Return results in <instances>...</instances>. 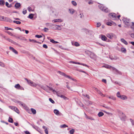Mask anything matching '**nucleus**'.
Returning <instances> with one entry per match:
<instances>
[{
	"instance_id": "1",
	"label": "nucleus",
	"mask_w": 134,
	"mask_h": 134,
	"mask_svg": "<svg viewBox=\"0 0 134 134\" xmlns=\"http://www.w3.org/2000/svg\"><path fill=\"white\" fill-rule=\"evenodd\" d=\"M122 20L124 24L127 26H130L131 25L130 19L127 18H124Z\"/></svg>"
},
{
	"instance_id": "2",
	"label": "nucleus",
	"mask_w": 134,
	"mask_h": 134,
	"mask_svg": "<svg viewBox=\"0 0 134 134\" xmlns=\"http://www.w3.org/2000/svg\"><path fill=\"white\" fill-rule=\"evenodd\" d=\"M85 53L86 54L89 55L91 58L93 59H94L95 58L96 56L94 53L87 50L85 51Z\"/></svg>"
},
{
	"instance_id": "3",
	"label": "nucleus",
	"mask_w": 134,
	"mask_h": 134,
	"mask_svg": "<svg viewBox=\"0 0 134 134\" xmlns=\"http://www.w3.org/2000/svg\"><path fill=\"white\" fill-rule=\"evenodd\" d=\"M25 79L26 80L28 83L31 86L36 87L37 86V84L33 82L32 81L30 80H28L26 78H25Z\"/></svg>"
},
{
	"instance_id": "4",
	"label": "nucleus",
	"mask_w": 134,
	"mask_h": 134,
	"mask_svg": "<svg viewBox=\"0 0 134 134\" xmlns=\"http://www.w3.org/2000/svg\"><path fill=\"white\" fill-rule=\"evenodd\" d=\"M109 16L110 18L113 19L115 20L116 19V15L114 13H110L109 14Z\"/></svg>"
},
{
	"instance_id": "5",
	"label": "nucleus",
	"mask_w": 134,
	"mask_h": 134,
	"mask_svg": "<svg viewBox=\"0 0 134 134\" xmlns=\"http://www.w3.org/2000/svg\"><path fill=\"white\" fill-rule=\"evenodd\" d=\"M112 69L113 70H114L116 72V74H119L120 75H121L122 74V73L120 71H119L114 67H112Z\"/></svg>"
},
{
	"instance_id": "6",
	"label": "nucleus",
	"mask_w": 134,
	"mask_h": 134,
	"mask_svg": "<svg viewBox=\"0 0 134 134\" xmlns=\"http://www.w3.org/2000/svg\"><path fill=\"white\" fill-rule=\"evenodd\" d=\"M37 86L40 87L41 88L46 91L47 92L48 91V89H47V86H44L38 84H37Z\"/></svg>"
},
{
	"instance_id": "7",
	"label": "nucleus",
	"mask_w": 134,
	"mask_h": 134,
	"mask_svg": "<svg viewBox=\"0 0 134 134\" xmlns=\"http://www.w3.org/2000/svg\"><path fill=\"white\" fill-rule=\"evenodd\" d=\"M115 36V35L113 33L108 34L106 35L107 37L110 39H111Z\"/></svg>"
},
{
	"instance_id": "8",
	"label": "nucleus",
	"mask_w": 134,
	"mask_h": 134,
	"mask_svg": "<svg viewBox=\"0 0 134 134\" xmlns=\"http://www.w3.org/2000/svg\"><path fill=\"white\" fill-rule=\"evenodd\" d=\"M3 21H4L9 22L10 23L12 22V20H11L10 19H9V18L8 17H4V16Z\"/></svg>"
},
{
	"instance_id": "9",
	"label": "nucleus",
	"mask_w": 134,
	"mask_h": 134,
	"mask_svg": "<svg viewBox=\"0 0 134 134\" xmlns=\"http://www.w3.org/2000/svg\"><path fill=\"white\" fill-rule=\"evenodd\" d=\"M85 32L86 33L87 35H91L92 33V31H89L86 29H84Z\"/></svg>"
},
{
	"instance_id": "10",
	"label": "nucleus",
	"mask_w": 134,
	"mask_h": 134,
	"mask_svg": "<svg viewBox=\"0 0 134 134\" xmlns=\"http://www.w3.org/2000/svg\"><path fill=\"white\" fill-rule=\"evenodd\" d=\"M106 24L108 26H111L112 25H116V24L113 21L111 22H108Z\"/></svg>"
},
{
	"instance_id": "11",
	"label": "nucleus",
	"mask_w": 134,
	"mask_h": 134,
	"mask_svg": "<svg viewBox=\"0 0 134 134\" xmlns=\"http://www.w3.org/2000/svg\"><path fill=\"white\" fill-rule=\"evenodd\" d=\"M54 112L56 115H60L62 114L60 113L59 110L57 109H54Z\"/></svg>"
},
{
	"instance_id": "12",
	"label": "nucleus",
	"mask_w": 134,
	"mask_h": 134,
	"mask_svg": "<svg viewBox=\"0 0 134 134\" xmlns=\"http://www.w3.org/2000/svg\"><path fill=\"white\" fill-rule=\"evenodd\" d=\"M31 125L32 126V127L34 129H35L37 131L40 132V129L38 127L36 126H35L34 125Z\"/></svg>"
},
{
	"instance_id": "13",
	"label": "nucleus",
	"mask_w": 134,
	"mask_h": 134,
	"mask_svg": "<svg viewBox=\"0 0 134 134\" xmlns=\"http://www.w3.org/2000/svg\"><path fill=\"white\" fill-rule=\"evenodd\" d=\"M9 49L15 54H18V52L13 47H10Z\"/></svg>"
},
{
	"instance_id": "14",
	"label": "nucleus",
	"mask_w": 134,
	"mask_h": 134,
	"mask_svg": "<svg viewBox=\"0 0 134 134\" xmlns=\"http://www.w3.org/2000/svg\"><path fill=\"white\" fill-rule=\"evenodd\" d=\"M119 98L123 100H125L127 99V97L125 95H122L120 96L119 97Z\"/></svg>"
},
{
	"instance_id": "15",
	"label": "nucleus",
	"mask_w": 134,
	"mask_h": 134,
	"mask_svg": "<svg viewBox=\"0 0 134 134\" xmlns=\"http://www.w3.org/2000/svg\"><path fill=\"white\" fill-rule=\"evenodd\" d=\"M85 104L86 105H90L92 104V103L91 101H90L89 100H88L85 101Z\"/></svg>"
},
{
	"instance_id": "16",
	"label": "nucleus",
	"mask_w": 134,
	"mask_h": 134,
	"mask_svg": "<svg viewBox=\"0 0 134 134\" xmlns=\"http://www.w3.org/2000/svg\"><path fill=\"white\" fill-rule=\"evenodd\" d=\"M63 21V20L61 19H55L52 21V22L54 23L56 22H61Z\"/></svg>"
},
{
	"instance_id": "17",
	"label": "nucleus",
	"mask_w": 134,
	"mask_h": 134,
	"mask_svg": "<svg viewBox=\"0 0 134 134\" xmlns=\"http://www.w3.org/2000/svg\"><path fill=\"white\" fill-rule=\"evenodd\" d=\"M47 89L48 88L49 90H51L54 94H55V92H56V91L53 89L52 87H50L48 86H47Z\"/></svg>"
},
{
	"instance_id": "18",
	"label": "nucleus",
	"mask_w": 134,
	"mask_h": 134,
	"mask_svg": "<svg viewBox=\"0 0 134 134\" xmlns=\"http://www.w3.org/2000/svg\"><path fill=\"white\" fill-rule=\"evenodd\" d=\"M17 103L18 104L20 105L22 107H25V105L24 103H23L22 102H21L20 101H17Z\"/></svg>"
},
{
	"instance_id": "19",
	"label": "nucleus",
	"mask_w": 134,
	"mask_h": 134,
	"mask_svg": "<svg viewBox=\"0 0 134 134\" xmlns=\"http://www.w3.org/2000/svg\"><path fill=\"white\" fill-rule=\"evenodd\" d=\"M72 44L73 45L75 46H78L80 45L79 43L77 42H72Z\"/></svg>"
},
{
	"instance_id": "20",
	"label": "nucleus",
	"mask_w": 134,
	"mask_h": 134,
	"mask_svg": "<svg viewBox=\"0 0 134 134\" xmlns=\"http://www.w3.org/2000/svg\"><path fill=\"white\" fill-rule=\"evenodd\" d=\"M101 37L102 40L104 41H105L107 39V37L104 35H101Z\"/></svg>"
},
{
	"instance_id": "21",
	"label": "nucleus",
	"mask_w": 134,
	"mask_h": 134,
	"mask_svg": "<svg viewBox=\"0 0 134 134\" xmlns=\"http://www.w3.org/2000/svg\"><path fill=\"white\" fill-rule=\"evenodd\" d=\"M102 67H104L105 68H106L107 69H111V68L112 69V67H113L112 66H111L109 65H103V66Z\"/></svg>"
},
{
	"instance_id": "22",
	"label": "nucleus",
	"mask_w": 134,
	"mask_h": 134,
	"mask_svg": "<svg viewBox=\"0 0 134 134\" xmlns=\"http://www.w3.org/2000/svg\"><path fill=\"white\" fill-rule=\"evenodd\" d=\"M121 41L126 45H127L128 43L127 42L124 38H121Z\"/></svg>"
},
{
	"instance_id": "23",
	"label": "nucleus",
	"mask_w": 134,
	"mask_h": 134,
	"mask_svg": "<svg viewBox=\"0 0 134 134\" xmlns=\"http://www.w3.org/2000/svg\"><path fill=\"white\" fill-rule=\"evenodd\" d=\"M130 26L131 29L133 30H134V22H132L131 23V24Z\"/></svg>"
},
{
	"instance_id": "24",
	"label": "nucleus",
	"mask_w": 134,
	"mask_h": 134,
	"mask_svg": "<svg viewBox=\"0 0 134 134\" xmlns=\"http://www.w3.org/2000/svg\"><path fill=\"white\" fill-rule=\"evenodd\" d=\"M69 13L71 14H73L75 12V10L73 9H69Z\"/></svg>"
},
{
	"instance_id": "25",
	"label": "nucleus",
	"mask_w": 134,
	"mask_h": 134,
	"mask_svg": "<svg viewBox=\"0 0 134 134\" xmlns=\"http://www.w3.org/2000/svg\"><path fill=\"white\" fill-rule=\"evenodd\" d=\"M86 1L89 4H92L93 3V1L91 0H86Z\"/></svg>"
},
{
	"instance_id": "26",
	"label": "nucleus",
	"mask_w": 134,
	"mask_h": 134,
	"mask_svg": "<svg viewBox=\"0 0 134 134\" xmlns=\"http://www.w3.org/2000/svg\"><path fill=\"white\" fill-rule=\"evenodd\" d=\"M104 115V113L102 112H100L98 114V115L99 117H101L103 116Z\"/></svg>"
},
{
	"instance_id": "27",
	"label": "nucleus",
	"mask_w": 134,
	"mask_h": 134,
	"mask_svg": "<svg viewBox=\"0 0 134 134\" xmlns=\"http://www.w3.org/2000/svg\"><path fill=\"white\" fill-rule=\"evenodd\" d=\"M102 11H103L105 12H109V10H108V9L107 8L105 7H104Z\"/></svg>"
},
{
	"instance_id": "28",
	"label": "nucleus",
	"mask_w": 134,
	"mask_h": 134,
	"mask_svg": "<svg viewBox=\"0 0 134 134\" xmlns=\"http://www.w3.org/2000/svg\"><path fill=\"white\" fill-rule=\"evenodd\" d=\"M20 6V3H16L15 5V7L16 8H18Z\"/></svg>"
},
{
	"instance_id": "29",
	"label": "nucleus",
	"mask_w": 134,
	"mask_h": 134,
	"mask_svg": "<svg viewBox=\"0 0 134 134\" xmlns=\"http://www.w3.org/2000/svg\"><path fill=\"white\" fill-rule=\"evenodd\" d=\"M61 98H63L65 100H67L68 99V98L65 97V96L63 95H61L60 97Z\"/></svg>"
},
{
	"instance_id": "30",
	"label": "nucleus",
	"mask_w": 134,
	"mask_h": 134,
	"mask_svg": "<svg viewBox=\"0 0 134 134\" xmlns=\"http://www.w3.org/2000/svg\"><path fill=\"white\" fill-rule=\"evenodd\" d=\"M20 86L19 84H17L15 85L14 87L17 89L19 90Z\"/></svg>"
},
{
	"instance_id": "31",
	"label": "nucleus",
	"mask_w": 134,
	"mask_h": 134,
	"mask_svg": "<svg viewBox=\"0 0 134 134\" xmlns=\"http://www.w3.org/2000/svg\"><path fill=\"white\" fill-rule=\"evenodd\" d=\"M84 114L85 115L86 117L87 118L92 120H94V119L92 118L91 117L87 116L85 113H84Z\"/></svg>"
},
{
	"instance_id": "32",
	"label": "nucleus",
	"mask_w": 134,
	"mask_h": 134,
	"mask_svg": "<svg viewBox=\"0 0 134 134\" xmlns=\"http://www.w3.org/2000/svg\"><path fill=\"white\" fill-rule=\"evenodd\" d=\"M58 73H59V74L60 75H63L65 77V76L66 75L64 73L62 72H61V71H58Z\"/></svg>"
},
{
	"instance_id": "33",
	"label": "nucleus",
	"mask_w": 134,
	"mask_h": 134,
	"mask_svg": "<svg viewBox=\"0 0 134 134\" xmlns=\"http://www.w3.org/2000/svg\"><path fill=\"white\" fill-rule=\"evenodd\" d=\"M65 77H67V78H68L70 79H71L72 80L74 81H76V80H75V79H74L73 78H72V77H70V76H68V75H66V76H65Z\"/></svg>"
},
{
	"instance_id": "34",
	"label": "nucleus",
	"mask_w": 134,
	"mask_h": 134,
	"mask_svg": "<svg viewBox=\"0 0 134 134\" xmlns=\"http://www.w3.org/2000/svg\"><path fill=\"white\" fill-rule=\"evenodd\" d=\"M99 8L100 9L102 10H103V9L105 7H104L103 5H99L98 6Z\"/></svg>"
},
{
	"instance_id": "35",
	"label": "nucleus",
	"mask_w": 134,
	"mask_h": 134,
	"mask_svg": "<svg viewBox=\"0 0 134 134\" xmlns=\"http://www.w3.org/2000/svg\"><path fill=\"white\" fill-rule=\"evenodd\" d=\"M54 25L55 26H57V27H56V30H61V28L59 25Z\"/></svg>"
},
{
	"instance_id": "36",
	"label": "nucleus",
	"mask_w": 134,
	"mask_h": 134,
	"mask_svg": "<svg viewBox=\"0 0 134 134\" xmlns=\"http://www.w3.org/2000/svg\"><path fill=\"white\" fill-rule=\"evenodd\" d=\"M50 41L51 42L54 44H56L58 43V42L55 41L53 39H51Z\"/></svg>"
},
{
	"instance_id": "37",
	"label": "nucleus",
	"mask_w": 134,
	"mask_h": 134,
	"mask_svg": "<svg viewBox=\"0 0 134 134\" xmlns=\"http://www.w3.org/2000/svg\"><path fill=\"white\" fill-rule=\"evenodd\" d=\"M69 62L70 63H72L75 64H80L79 62H76L74 61H70Z\"/></svg>"
},
{
	"instance_id": "38",
	"label": "nucleus",
	"mask_w": 134,
	"mask_h": 134,
	"mask_svg": "<svg viewBox=\"0 0 134 134\" xmlns=\"http://www.w3.org/2000/svg\"><path fill=\"white\" fill-rule=\"evenodd\" d=\"M31 111H32V113L34 114H35L36 113V110L33 109V108H31Z\"/></svg>"
},
{
	"instance_id": "39",
	"label": "nucleus",
	"mask_w": 134,
	"mask_h": 134,
	"mask_svg": "<svg viewBox=\"0 0 134 134\" xmlns=\"http://www.w3.org/2000/svg\"><path fill=\"white\" fill-rule=\"evenodd\" d=\"M34 16V15L33 14H29V15L28 16V18L30 19H32L33 18Z\"/></svg>"
},
{
	"instance_id": "40",
	"label": "nucleus",
	"mask_w": 134,
	"mask_h": 134,
	"mask_svg": "<svg viewBox=\"0 0 134 134\" xmlns=\"http://www.w3.org/2000/svg\"><path fill=\"white\" fill-rule=\"evenodd\" d=\"M4 1L3 0H0V5H3L4 4Z\"/></svg>"
},
{
	"instance_id": "41",
	"label": "nucleus",
	"mask_w": 134,
	"mask_h": 134,
	"mask_svg": "<svg viewBox=\"0 0 134 134\" xmlns=\"http://www.w3.org/2000/svg\"><path fill=\"white\" fill-rule=\"evenodd\" d=\"M121 51L122 52L124 53H125L126 51V49L123 48H121Z\"/></svg>"
},
{
	"instance_id": "42",
	"label": "nucleus",
	"mask_w": 134,
	"mask_h": 134,
	"mask_svg": "<svg viewBox=\"0 0 134 134\" xmlns=\"http://www.w3.org/2000/svg\"><path fill=\"white\" fill-rule=\"evenodd\" d=\"M13 110L14 111H15L18 114L19 113V110H18V108L15 107L14 109Z\"/></svg>"
},
{
	"instance_id": "43",
	"label": "nucleus",
	"mask_w": 134,
	"mask_h": 134,
	"mask_svg": "<svg viewBox=\"0 0 134 134\" xmlns=\"http://www.w3.org/2000/svg\"><path fill=\"white\" fill-rule=\"evenodd\" d=\"M98 93L100 94V96H103V97H105V95H104L103 93L100 91L99 90L98 92Z\"/></svg>"
},
{
	"instance_id": "44",
	"label": "nucleus",
	"mask_w": 134,
	"mask_h": 134,
	"mask_svg": "<svg viewBox=\"0 0 134 134\" xmlns=\"http://www.w3.org/2000/svg\"><path fill=\"white\" fill-rule=\"evenodd\" d=\"M68 127V126L67 125L65 124L62 125L60 126V127L61 128H65L66 127Z\"/></svg>"
},
{
	"instance_id": "45",
	"label": "nucleus",
	"mask_w": 134,
	"mask_h": 134,
	"mask_svg": "<svg viewBox=\"0 0 134 134\" xmlns=\"http://www.w3.org/2000/svg\"><path fill=\"white\" fill-rule=\"evenodd\" d=\"M84 97L88 99H90V97L89 95L87 94L84 95Z\"/></svg>"
},
{
	"instance_id": "46",
	"label": "nucleus",
	"mask_w": 134,
	"mask_h": 134,
	"mask_svg": "<svg viewBox=\"0 0 134 134\" xmlns=\"http://www.w3.org/2000/svg\"><path fill=\"white\" fill-rule=\"evenodd\" d=\"M8 121L9 122H10L11 123H13V119L12 118H11L10 117H9V119L8 120Z\"/></svg>"
},
{
	"instance_id": "47",
	"label": "nucleus",
	"mask_w": 134,
	"mask_h": 134,
	"mask_svg": "<svg viewBox=\"0 0 134 134\" xmlns=\"http://www.w3.org/2000/svg\"><path fill=\"white\" fill-rule=\"evenodd\" d=\"M13 22L18 24H20L21 23V22L20 21L15 20Z\"/></svg>"
},
{
	"instance_id": "48",
	"label": "nucleus",
	"mask_w": 134,
	"mask_h": 134,
	"mask_svg": "<svg viewBox=\"0 0 134 134\" xmlns=\"http://www.w3.org/2000/svg\"><path fill=\"white\" fill-rule=\"evenodd\" d=\"M74 131L75 130L74 129H72L69 131V132L70 134H73Z\"/></svg>"
},
{
	"instance_id": "49",
	"label": "nucleus",
	"mask_w": 134,
	"mask_h": 134,
	"mask_svg": "<svg viewBox=\"0 0 134 134\" xmlns=\"http://www.w3.org/2000/svg\"><path fill=\"white\" fill-rule=\"evenodd\" d=\"M30 40V42H33L37 43H40V42H37V41H36V40Z\"/></svg>"
},
{
	"instance_id": "50",
	"label": "nucleus",
	"mask_w": 134,
	"mask_h": 134,
	"mask_svg": "<svg viewBox=\"0 0 134 134\" xmlns=\"http://www.w3.org/2000/svg\"><path fill=\"white\" fill-rule=\"evenodd\" d=\"M71 3L74 6H76L77 5V3L76 2L74 1H72L71 2Z\"/></svg>"
},
{
	"instance_id": "51",
	"label": "nucleus",
	"mask_w": 134,
	"mask_h": 134,
	"mask_svg": "<svg viewBox=\"0 0 134 134\" xmlns=\"http://www.w3.org/2000/svg\"><path fill=\"white\" fill-rule=\"evenodd\" d=\"M49 101L51 102L52 103L54 104L55 103L54 101L51 98L49 99Z\"/></svg>"
},
{
	"instance_id": "52",
	"label": "nucleus",
	"mask_w": 134,
	"mask_h": 134,
	"mask_svg": "<svg viewBox=\"0 0 134 134\" xmlns=\"http://www.w3.org/2000/svg\"><path fill=\"white\" fill-rule=\"evenodd\" d=\"M5 32L6 33H8V34H9V35H10L11 36H12L13 35V34L12 33L10 32L9 31H5Z\"/></svg>"
},
{
	"instance_id": "53",
	"label": "nucleus",
	"mask_w": 134,
	"mask_h": 134,
	"mask_svg": "<svg viewBox=\"0 0 134 134\" xmlns=\"http://www.w3.org/2000/svg\"><path fill=\"white\" fill-rule=\"evenodd\" d=\"M108 98L110 99H112L114 100H116L115 98L113 97V96H111V97H109Z\"/></svg>"
},
{
	"instance_id": "54",
	"label": "nucleus",
	"mask_w": 134,
	"mask_h": 134,
	"mask_svg": "<svg viewBox=\"0 0 134 134\" xmlns=\"http://www.w3.org/2000/svg\"><path fill=\"white\" fill-rule=\"evenodd\" d=\"M5 39L7 40L8 41H9V42H13V40L9 38H5Z\"/></svg>"
},
{
	"instance_id": "55",
	"label": "nucleus",
	"mask_w": 134,
	"mask_h": 134,
	"mask_svg": "<svg viewBox=\"0 0 134 134\" xmlns=\"http://www.w3.org/2000/svg\"><path fill=\"white\" fill-rule=\"evenodd\" d=\"M58 91L57 92L56 91V92H55L54 94H55V93H56L57 96H58L59 97H60L61 95H60V94L59 93H58Z\"/></svg>"
},
{
	"instance_id": "56",
	"label": "nucleus",
	"mask_w": 134,
	"mask_h": 134,
	"mask_svg": "<svg viewBox=\"0 0 134 134\" xmlns=\"http://www.w3.org/2000/svg\"><path fill=\"white\" fill-rule=\"evenodd\" d=\"M42 36L41 35H35V37L39 38L42 37Z\"/></svg>"
},
{
	"instance_id": "57",
	"label": "nucleus",
	"mask_w": 134,
	"mask_h": 134,
	"mask_svg": "<svg viewBox=\"0 0 134 134\" xmlns=\"http://www.w3.org/2000/svg\"><path fill=\"white\" fill-rule=\"evenodd\" d=\"M0 66L2 67H4L5 66L4 64L2 62L0 61Z\"/></svg>"
},
{
	"instance_id": "58",
	"label": "nucleus",
	"mask_w": 134,
	"mask_h": 134,
	"mask_svg": "<svg viewBox=\"0 0 134 134\" xmlns=\"http://www.w3.org/2000/svg\"><path fill=\"white\" fill-rule=\"evenodd\" d=\"M5 30H13V29H11L10 28H9L8 27H5Z\"/></svg>"
},
{
	"instance_id": "59",
	"label": "nucleus",
	"mask_w": 134,
	"mask_h": 134,
	"mask_svg": "<svg viewBox=\"0 0 134 134\" xmlns=\"http://www.w3.org/2000/svg\"><path fill=\"white\" fill-rule=\"evenodd\" d=\"M15 107L14 106H9V107L11 109H12L13 110H14V109L15 108Z\"/></svg>"
},
{
	"instance_id": "60",
	"label": "nucleus",
	"mask_w": 134,
	"mask_h": 134,
	"mask_svg": "<svg viewBox=\"0 0 134 134\" xmlns=\"http://www.w3.org/2000/svg\"><path fill=\"white\" fill-rule=\"evenodd\" d=\"M48 28L45 27L44 29V32H46L48 30Z\"/></svg>"
},
{
	"instance_id": "61",
	"label": "nucleus",
	"mask_w": 134,
	"mask_h": 134,
	"mask_svg": "<svg viewBox=\"0 0 134 134\" xmlns=\"http://www.w3.org/2000/svg\"><path fill=\"white\" fill-rule=\"evenodd\" d=\"M43 47L44 48H46V49L47 48H48V46H47L46 44H44L43 45Z\"/></svg>"
},
{
	"instance_id": "62",
	"label": "nucleus",
	"mask_w": 134,
	"mask_h": 134,
	"mask_svg": "<svg viewBox=\"0 0 134 134\" xmlns=\"http://www.w3.org/2000/svg\"><path fill=\"white\" fill-rule=\"evenodd\" d=\"M27 9L29 12L32 11L31 8L30 7H28L27 8Z\"/></svg>"
},
{
	"instance_id": "63",
	"label": "nucleus",
	"mask_w": 134,
	"mask_h": 134,
	"mask_svg": "<svg viewBox=\"0 0 134 134\" xmlns=\"http://www.w3.org/2000/svg\"><path fill=\"white\" fill-rule=\"evenodd\" d=\"M24 132L26 133V134H31L30 132L28 131H25Z\"/></svg>"
},
{
	"instance_id": "64",
	"label": "nucleus",
	"mask_w": 134,
	"mask_h": 134,
	"mask_svg": "<svg viewBox=\"0 0 134 134\" xmlns=\"http://www.w3.org/2000/svg\"><path fill=\"white\" fill-rule=\"evenodd\" d=\"M131 37L134 38V33L131 34Z\"/></svg>"
}]
</instances>
